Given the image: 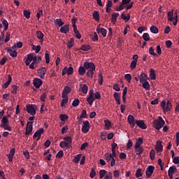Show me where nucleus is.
<instances>
[{"label": "nucleus", "mask_w": 179, "mask_h": 179, "mask_svg": "<svg viewBox=\"0 0 179 179\" xmlns=\"http://www.w3.org/2000/svg\"><path fill=\"white\" fill-rule=\"evenodd\" d=\"M156 152L155 151V150H152L150 152V157L151 159V160H155V155Z\"/></svg>", "instance_id": "obj_60"}, {"label": "nucleus", "mask_w": 179, "mask_h": 179, "mask_svg": "<svg viewBox=\"0 0 179 179\" xmlns=\"http://www.w3.org/2000/svg\"><path fill=\"white\" fill-rule=\"evenodd\" d=\"M174 164H179V157H175L173 159Z\"/></svg>", "instance_id": "obj_64"}, {"label": "nucleus", "mask_w": 179, "mask_h": 179, "mask_svg": "<svg viewBox=\"0 0 179 179\" xmlns=\"http://www.w3.org/2000/svg\"><path fill=\"white\" fill-rule=\"evenodd\" d=\"M59 146H60V148H69V147L68 146V144H67L66 142H65V141H62V142H60Z\"/></svg>", "instance_id": "obj_62"}, {"label": "nucleus", "mask_w": 179, "mask_h": 179, "mask_svg": "<svg viewBox=\"0 0 179 179\" xmlns=\"http://www.w3.org/2000/svg\"><path fill=\"white\" fill-rule=\"evenodd\" d=\"M105 179H113V173L108 172V174L105 176Z\"/></svg>", "instance_id": "obj_63"}, {"label": "nucleus", "mask_w": 179, "mask_h": 179, "mask_svg": "<svg viewBox=\"0 0 179 179\" xmlns=\"http://www.w3.org/2000/svg\"><path fill=\"white\" fill-rule=\"evenodd\" d=\"M83 124L81 129L82 133L87 134L89 131H90V123L89 122V121L85 120V122H83Z\"/></svg>", "instance_id": "obj_6"}, {"label": "nucleus", "mask_w": 179, "mask_h": 179, "mask_svg": "<svg viewBox=\"0 0 179 179\" xmlns=\"http://www.w3.org/2000/svg\"><path fill=\"white\" fill-rule=\"evenodd\" d=\"M31 132H33V122H28L27 124L25 135H30Z\"/></svg>", "instance_id": "obj_10"}, {"label": "nucleus", "mask_w": 179, "mask_h": 179, "mask_svg": "<svg viewBox=\"0 0 179 179\" xmlns=\"http://www.w3.org/2000/svg\"><path fill=\"white\" fill-rule=\"evenodd\" d=\"M33 85L36 87V89H40V86L43 85V80L40 78H34Z\"/></svg>", "instance_id": "obj_12"}, {"label": "nucleus", "mask_w": 179, "mask_h": 179, "mask_svg": "<svg viewBox=\"0 0 179 179\" xmlns=\"http://www.w3.org/2000/svg\"><path fill=\"white\" fill-rule=\"evenodd\" d=\"M154 171H155V167L152 165L148 166L145 171L146 178H150Z\"/></svg>", "instance_id": "obj_8"}, {"label": "nucleus", "mask_w": 179, "mask_h": 179, "mask_svg": "<svg viewBox=\"0 0 179 179\" xmlns=\"http://www.w3.org/2000/svg\"><path fill=\"white\" fill-rule=\"evenodd\" d=\"M90 48H92V47H90V45H83L81 46V50L83 51H89V50H90Z\"/></svg>", "instance_id": "obj_48"}, {"label": "nucleus", "mask_w": 179, "mask_h": 179, "mask_svg": "<svg viewBox=\"0 0 179 179\" xmlns=\"http://www.w3.org/2000/svg\"><path fill=\"white\" fill-rule=\"evenodd\" d=\"M104 157L108 163H110L111 162V159L113 157H111V153L106 152L104 155Z\"/></svg>", "instance_id": "obj_30"}, {"label": "nucleus", "mask_w": 179, "mask_h": 179, "mask_svg": "<svg viewBox=\"0 0 179 179\" xmlns=\"http://www.w3.org/2000/svg\"><path fill=\"white\" fill-rule=\"evenodd\" d=\"M83 65L85 71H87V76H88V78H93L94 71H96V66L94 65V63L86 61L84 62Z\"/></svg>", "instance_id": "obj_2"}, {"label": "nucleus", "mask_w": 179, "mask_h": 179, "mask_svg": "<svg viewBox=\"0 0 179 179\" xmlns=\"http://www.w3.org/2000/svg\"><path fill=\"white\" fill-rule=\"evenodd\" d=\"M150 77L152 80H156V71L153 69L150 70Z\"/></svg>", "instance_id": "obj_19"}, {"label": "nucleus", "mask_w": 179, "mask_h": 179, "mask_svg": "<svg viewBox=\"0 0 179 179\" xmlns=\"http://www.w3.org/2000/svg\"><path fill=\"white\" fill-rule=\"evenodd\" d=\"M99 78H98V82L99 85H103V73L99 72L98 74Z\"/></svg>", "instance_id": "obj_36"}, {"label": "nucleus", "mask_w": 179, "mask_h": 179, "mask_svg": "<svg viewBox=\"0 0 179 179\" xmlns=\"http://www.w3.org/2000/svg\"><path fill=\"white\" fill-rule=\"evenodd\" d=\"M23 13H24V16L26 17V19H30V15H31L30 11L24 10Z\"/></svg>", "instance_id": "obj_54"}, {"label": "nucleus", "mask_w": 179, "mask_h": 179, "mask_svg": "<svg viewBox=\"0 0 179 179\" xmlns=\"http://www.w3.org/2000/svg\"><path fill=\"white\" fill-rule=\"evenodd\" d=\"M11 82H12V76H10V74H8L7 81L2 85L3 89H8V86L10 85Z\"/></svg>", "instance_id": "obj_16"}, {"label": "nucleus", "mask_w": 179, "mask_h": 179, "mask_svg": "<svg viewBox=\"0 0 179 179\" xmlns=\"http://www.w3.org/2000/svg\"><path fill=\"white\" fill-rule=\"evenodd\" d=\"M64 141H66V143L67 144L69 148V146H71V145H72V138H71V136L64 137Z\"/></svg>", "instance_id": "obj_23"}, {"label": "nucleus", "mask_w": 179, "mask_h": 179, "mask_svg": "<svg viewBox=\"0 0 179 179\" xmlns=\"http://www.w3.org/2000/svg\"><path fill=\"white\" fill-rule=\"evenodd\" d=\"M71 92H72V89L69 86L64 87L62 93V99H66V97H68V94H69Z\"/></svg>", "instance_id": "obj_9"}, {"label": "nucleus", "mask_w": 179, "mask_h": 179, "mask_svg": "<svg viewBox=\"0 0 179 179\" xmlns=\"http://www.w3.org/2000/svg\"><path fill=\"white\" fill-rule=\"evenodd\" d=\"M143 87L145 90H150V85L149 84V81H144L143 83Z\"/></svg>", "instance_id": "obj_31"}, {"label": "nucleus", "mask_w": 179, "mask_h": 179, "mask_svg": "<svg viewBox=\"0 0 179 179\" xmlns=\"http://www.w3.org/2000/svg\"><path fill=\"white\" fill-rule=\"evenodd\" d=\"M149 54L150 55H153V57H157V54H156V52H155V49H153V48H150L149 49Z\"/></svg>", "instance_id": "obj_56"}, {"label": "nucleus", "mask_w": 179, "mask_h": 179, "mask_svg": "<svg viewBox=\"0 0 179 179\" xmlns=\"http://www.w3.org/2000/svg\"><path fill=\"white\" fill-rule=\"evenodd\" d=\"M124 78L129 83H131V80L132 79V76H131V74L129 73L125 74Z\"/></svg>", "instance_id": "obj_57"}, {"label": "nucleus", "mask_w": 179, "mask_h": 179, "mask_svg": "<svg viewBox=\"0 0 179 179\" xmlns=\"http://www.w3.org/2000/svg\"><path fill=\"white\" fill-rule=\"evenodd\" d=\"M136 120H135V117H134V115H129L128 117H127V122H129V124H131L132 122H135Z\"/></svg>", "instance_id": "obj_38"}, {"label": "nucleus", "mask_w": 179, "mask_h": 179, "mask_svg": "<svg viewBox=\"0 0 179 179\" xmlns=\"http://www.w3.org/2000/svg\"><path fill=\"white\" fill-rule=\"evenodd\" d=\"M2 24L4 26L3 31H6V30H8V27H9V23L8 22V20H3Z\"/></svg>", "instance_id": "obj_42"}, {"label": "nucleus", "mask_w": 179, "mask_h": 179, "mask_svg": "<svg viewBox=\"0 0 179 179\" xmlns=\"http://www.w3.org/2000/svg\"><path fill=\"white\" fill-rule=\"evenodd\" d=\"M150 30L151 33H153L154 34H157V33H159V29L156 26H152L150 28Z\"/></svg>", "instance_id": "obj_37"}, {"label": "nucleus", "mask_w": 179, "mask_h": 179, "mask_svg": "<svg viewBox=\"0 0 179 179\" xmlns=\"http://www.w3.org/2000/svg\"><path fill=\"white\" fill-rule=\"evenodd\" d=\"M99 33H101L103 37L107 36V29H106L105 28H101Z\"/></svg>", "instance_id": "obj_44"}, {"label": "nucleus", "mask_w": 179, "mask_h": 179, "mask_svg": "<svg viewBox=\"0 0 179 179\" xmlns=\"http://www.w3.org/2000/svg\"><path fill=\"white\" fill-rule=\"evenodd\" d=\"M107 132L103 131L100 134V138L102 141H106L107 139Z\"/></svg>", "instance_id": "obj_49"}, {"label": "nucleus", "mask_w": 179, "mask_h": 179, "mask_svg": "<svg viewBox=\"0 0 179 179\" xmlns=\"http://www.w3.org/2000/svg\"><path fill=\"white\" fill-rule=\"evenodd\" d=\"M155 150L158 153H161V152H163V145H162V141H157L155 145Z\"/></svg>", "instance_id": "obj_15"}, {"label": "nucleus", "mask_w": 179, "mask_h": 179, "mask_svg": "<svg viewBox=\"0 0 179 179\" xmlns=\"http://www.w3.org/2000/svg\"><path fill=\"white\" fill-rule=\"evenodd\" d=\"M120 94L118 93V92H115V93L113 94V97H114L115 101H117L121 99V96H120Z\"/></svg>", "instance_id": "obj_58"}, {"label": "nucleus", "mask_w": 179, "mask_h": 179, "mask_svg": "<svg viewBox=\"0 0 179 179\" xmlns=\"http://www.w3.org/2000/svg\"><path fill=\"white\" fill-rule=\"evenodd\" d=\"M55 23L56 26H59V27L64 26V22H62V20L61 18L56 19Z\"/></svg>", "instance_id": "obj_34"}, {"label": "nucleus", "mask_w": 179, "mask_h": 179, "mask_svg": "<svg viewBox=\"0 0 179 179\" xmlns=\"http://www.w3.org/2000/svg\"><path fill=\"white\" fill-rule=\"evenodd\" d=\"M142 143H143V138H138L137 141L136 142V144H135V149H138V148H141V145H142Z\"/></svg>", "instance_id": "obj_21"}, {"label": "nucleus", "mask_w": 179, "mask_h": 179, "mask_svg": "<svg viewBox=\"0 0 179 179\" xmlns=\"http://www.w3.org/2000/svg\"><path fill=\"white\" fill-rule=\"evenodd\" d=\"M171 108H173V106L171 105V102H170V101H167L166 107L165 108L166 112L169 113V111H170L171 110Z\"/></svg>", "instance_id": "obj_35"}, {"label": "nucleus", "mask_w": 179, "mask_h": 179, "mask_svg": "<svg viewBox=\"0 0 179 179\" xmlns=\"http://www.w3.org/2000/svg\"><path fill=\"white\" fill-rule=\"evenodd\" d=\"M99 99H101V95L100 94V92H96V93H94V90L91 89L89 91L88 96H87V101L88 104H90V106H93V103H94V101Z\"/></svg>", "instance_id": "obj_1"}, {"label": "nucleus", "mask_w": 179, "mask_h": 179, "mask_svg": "<svg viewBox=\"0 0 179 179\" xmlns=\"http://www.w3.org/2000/svg\"><path fill=\"white\" fill-rule=\"evenodd\" d=\"M176 171H177V166H171L168 171V174H174Z\"/></svg>", "instance_id": "obj_29"}, {"label": "nucleus", "mask_w": 179, "mask_h": 179, "mask_svg": "<svg viewBox=\"0 0 179 179\" xmlns=\"http://www.w3.org/2000/svg\"><path fill=\"white\" fill-rule=\"evenodd\" d=\"M32 61L33 62H31V64H29L30 69H34V64H36V65L38 64H37V56H34V58Z\"/></svg>", "instance_id": "obj_32"}, {"label": "nucleus", "mask_w": 179, "mask_h": 179, "mask_svg": "<svg viewBox=\"0 0 179 179\" xmlns=\"http://www.w3.org/2000/svg\"><path fill=\"white\" fill-rule=\"evenodd\" d=\"M142 176H143V174L142 173V169H138L136 171V178H139L140 177H142Z\"/></svg>", "instance_id": "obj_41"}, {"label": "nucleus", "mask_w": 179, "mask_h": 179, "mask_svg": "<svg viewBox=\"0 0 179 179\" xmlns=\"http://www.w3.org/2000/svg\"><path fill=\"white\" fill-rule=\"evenodd\" d=\"M136 124L141 129H146V128H148L143 120H136Z\"/></svg>", "instance_id": "obj_13"}, {"label": "nucleus", "mask_w": 179, "mask_h": 179, "mask_svg": "<svg viewBox=\"0 0 179 179\" xmlns=\"http://www.w3.org/2000/svg\"><path fill=\"white\" fill-rule=\"evenodd\" d=\"M153 127L157 129V131H159L164 127V124L166 122H164V120H163V117H158V119L156 120H154L153 122Z\"/></svg>", "instance_id": "obj_3"}, {"label": "nucleus", "mask_w": 179, "mask_h": 179, "mask_svg": "<svg viewBox=\"0 0 179 179\" xmlns=\"http://www.w3.org/2000/svg\"><path fill=\"white\" fill-rule=\"evenodd\" d=\"M37 37L38 40H43L44 38V34L41 31H36Z\"/></svg>", "instance_id": "obj_40"}, {"label": "nucleus", "mask_w": 179, "mask_h": 179, "mask_svg": "<svg viewBox=\"0 0 179 179\" xmlns=\"http://www.w3.org/2000/svg\"><path fill=\"white\" fill-rule=\"evenodd\" d=\"M79 104H80V101H79L78 99H74L72 103L73 107H78V106H79Z\"/></svg>", "instance_id": "obj_50"}, {"label": "nucleus", "mask_w": 179, "mask_h": 179, "mask_svg": "<svg viewBox=\"0 0 179 179\" xmlns=\"http://www.w3.org/2000/svg\"><path fill=\"white\" fill-rule=\"evenodd\" d=\"M93 19L99 22L100 20V14H99V11H94L92 13Z\"/></svg>", "instance_id": "obj_25"}, {"label": "nucleus", "mask_w": 179, "mask_h": 179, "mask_svg": "<svg viewBox=\"0 0 179 179\" xmlns=\"http://www.w3.org/2000/svg\"><path fill=\"white\" fill-rule=\"evenodd\" d=\"M43 134H44V129L41 128L39 129L38 131H36L34 136H33V139H36V138H37L36 139V142H38V141H40L41 138V135H43Z\"/></svg>", "instance_id": "obj_7"}, {"label": "nucleus", "mask_w": 179, "mask_h": 179, "mask_svg": "<svg viewBox=\"0 0 179 179\" xmlns=\"http://www.w3.org/2000/svg\"><path fill=\"white\" fill-rule=\"evenodd\" d=\"M59 119L61 121H66V120H68V116L65 114H62L59 115Z\"/></svg>", "instance_id": "obj_61"}, {"label": "nucleus", "mask_w": 179, "mask_h": 179, "mask_svg": "<svg viewBox=\"0 0 179 179\" xmlns=\"http://www.w3.org/2000/svg\"><path fill=\"white\" fill-rule=\"evenodd\" d=\"M27 111L30 115H35L36 110H37V106L34 104H28L26 106Z\"/></svg>", "instance_id": "obj_5"}, {"label": "nucleus", "mask_w": 179, "mask_h": 179, "mask_svg": "<svg viewBox=\"0 0 179 179\" xmlns=\"http://www.w3.org/2000/svg\"><path fill=\"white\" fill-rule=\"evenodd\" d=\"M80 157H82V155L78 154V155L74 157V159H73V162L74 163H79V161L80 160Z\"/></svg>", "instance_id": "obj_43"}, {"label": "nucleus", "mask_w": 179, "mask_h": 179, "mask_svg": "<svg viewBox=\"0 0 179 179\" xmlns=\"http://www.w3.org/2000/svg\"><path fill=\"white\" fill-rule=\"evenodd\" d=\"M120 16V13H115L112 14V18H111V22L113 24H115L117 23V17Z\"/></svg>", "instance_id": "obj_20"}, {"label": "nucleus", "mask_w": 179, "mask_h": 179, "mask_svg": "<svg viewBox=\"0 0 179 179\" xmlns=\"http://www.w3.org/2000/svg\"><path fill=\"white\" fill-rule=\"evenodd\" d=\"M143 38L144 41H149L150 40V36L148 33H144L143 34Z\"/></svg>", "instance_id": "obj_45"}, {"label": "nucleus", "mask_w": 179, "mask_h": 179, "mask_svg": "<svg viewBox=\"0 0 179 179\" xmlns=\"http://www.w3.org/2000/svg\"><path fill=\"white\" fill-rule=\"evenodd\" d=\"M121 19H122L123 20H126V22H128V20L131 19V15L127 14V15H126L125 13H122L121 14Z\"/></svg>", "instance_id": "obj_27"}, {"label": "nucleus", "mask_w": 179, "mask_h": 179, "mask_svg": "<svg viewBox=\"0 0 179 179\" xmlns=\"http://www.w3.org/2000/svg\"><path fill=\"white\" fill-rule=\"evenodd\" d=\"M34 59V53L27 55V57L25 61V64L27 65V66H29V65H30V64L31 63V61H33Z\"/></svg>", "instance_id": "obj_14"}, {"label": "nucleus", "mask_w": 179, "mask_h": 179, "mask_svg": "<svg viewBox=\"0 0 179 179\" xmlns=\"http://www.w3.org/2000/svg\"><path fill=\"white\" fill-rule=\"evenodd\" d=\"M136 149V155H142L143 153V148L142 147H139Z\"/></svg>", "instance_id": "obj_55"}, {"label": "nucleus", "mask_w": 179, "mask_h": 179, "mask_svg": "<svg viewBox=\"0 0 179 179\" xmlns=\"http://www.w3.org/2000/svg\"><path fill=\"white\" fill-rule=\"evenodd\" d=\"M73 32L76 34V38H78V40L82 38V35L80 34V32H79V30H78V27L73 28Z\"/></svg>", "instance_id": "obj_26"}, {"label": "nucleus", "mask_w": 179, "mask_h": 179, "mask_svg": "<svg viewBox=\"0 0 179 179\" xmlns=\"http://www.w3.org/2000/svg\"><path fill=\"white\" fill-rule=\"evenodd\" d=\"M80 118H87V113L86 112V110H83L82 114L80 116Z\"/></svg>", "instance_id": "obj_59"}, {"label": "nucleus", "mask_w": 179, "mask_h": 179, "mask_svg": "<svg viewBox=\"0 0 179 179\" xmlns=\"http://www.w3.org/2000/svg\"><path fill=\"white\" fill-rule=\"evenodd\" d=\"M8 52L10 53V56L13 58H16L17 57V52L16 50H12V49H8Z\"/></svg>", "instance_id": "obj_24"}, {"label": "nucleus", "mask_w": 179, "mask_h": 179, "mask_svg": "<svg viewBox=\"0 0 179 179\" xmlns=\"http://www.w3.org/2000/svg\"><path fill=\"white\" fill-rule=\"evenodd\" d=\"M106 174H107V171L101 169V171H99V178H103L106 176Z\"/></svg>", "instance_id": "obj_46"}, {"label": "nucleus", "mask_w": 179, "mask_h": 179, "mask_svg": "<svg viewBox=\"0 0 179 179\" xmlns=\"http://www.w3.org/2000/svg\"><path fill=\"white\" fill-rule=\"evenodd\" d=\"M73 44H75V40L71 38V40L67 43L68 48H72V47H73Z\"/></svg>", "instance_id": "obj_39"}, {"label": "nucleus", "mask_w": 179, "mask_h": 179, "mask_svg": "<svg viewBox=\"0 0 179 179\" xmlns=\"http://www.w3.org/2000/svg\"><path fill=\"white\" fill-rule=\"evenodd\" d=\"M167 16H168V20L169 22H173V20H174V17H173L174 16V13L173 11L168 12Z\"/></svg>", "instance_id": "obj_28"}, {"label": "nucleus", "mask_w": 179, "mask_h": 179, "mask_svg": "<svg viewBox=\"0 0 179 179\" xmlns=\"http://www.w3.org/2000/svg\"><path fill=\"white\" fill-rule=\"evenodd\" d=\"M78 73L79 75H85L86 73V69L84 66H80L78 69Z\"/></svg>", "instance_id": "obj_33"}, {"label": "nucleus", "mask_w": 179, "mask_h": 179, "mask_svg": "<svg viewBox=\"0 0 179 179\" xmlns=\"http://www.w3.org/2000/svg\"><path fill=\"white\" fill-rule=\"evenodd\" d=\"M8 116H3L1 119V123L0 124L1 128H3L6 131H12V127L9 126V120H8Z\"/></svg>", "instance_id": "obj_4"}, {"label": "nucleus", "mask_w": 179, "mask_h": 179, "mask_svg": "<svg viewBox=\"0 0 179 179\" xmlns=\"http://www.w3.org/2000/svg\"><path fill=\"white\" fill-rule=\"evenodd\" d=\"M69 31V25L65 24L64 26H62L60 28V33H63L64 34H66Z\"/></svg>", "instance_id": "obj_17"}, {"label": "nucleus", "mask_w": 179, "mask_h": 179, "mask_svg": "<svg viewBox=\"0 0 179 179\" xmlns=\"http://www.w3.org/2000/svg\"><path fill=\"white\" fill-rule=\"evenodd\" d=\"M158 164L161 167L162 171H163L164 169V163H163V161L160 158L158 159Z\"/></svg>", "instance_id": "obj_53"}, {"label": "nucleus", "mask_w": 179, "mask_h": 179, "mask_svg": "<svg viewBox=\"0 0 179 179\" xmlns=\"http://www.w3.org/2000/svg\"><path fill=\"white\" fill-rule=\"evenodd\" d=\"M76 22H78V18L73 17V18L71 19V23H72V26H73V29L78 27L76 26Z\"/></svg>", "instance_id": "obj_52"}, {"label": "nucleus", "mask_w": 179, "mask_h": 179, "mask_svg": "<svg viewBox=\"0 0 179 179\" xmlns=\"http://www.w3.org/2000/svg\"><path fill=\"white\" fill-rule=\"evenodd\" d=\"M19 89V87H17V85H13L12 86V90H11V93H13V94H16L17 93V90Z\"/></svg>", "instance_id": "obj_47"}, {"label": "nucleus", "mask_w": 179, "mask_h": 179, "mask_svg": "<svg viewBox=\"0 0 179 179\" xmlns=\"http://www.w3.org/2000/svg\"><path fill=\"white\" fill-rule=\"evenodd\" d=\"M38 73L41 79H44L45 78V73H47V69L45 67H41L38 70Z\"/></svg>", "instance_id": "obj_11"}, {"label": "nucleus", "mask_w": 179, "mask_h": 179, "mask_svg": "<svg viewBox=\"0 0 179 179\" xmlns=\"http://www.w3.org/2000/svg\"><path fill=\"white\" fill-rule=\"evenodd\" d=\"M139 79H140L141 83L147 81L148 79V74L144 73H141L139 76Z\"/></svg>", "instance_id": "obj_18"}, {"label": "nucleus", "mask_w": 179, "mask_h": 179, "mask_svg": "<svg viewBox=\"0 0 179 179\" xmlns=\"http://www.w3.org/2000/svg\"><path fill=\"white\" fill-rule=\"evenodd\" d=\"M80 89L83 92V93H84V94H87V90H88V87H87V85L86 84H80Z\"/></svg>", "instance_id": "obj_22"}, {"label": "nucleus", "mask_w": 179, "mask_h": 179, "mask_svg": "<svg viewBox=\"0 0 179 179\" xmlns=\"http://www.w3.org/2000/svg\"><path fill=\"white\" fill-rule=\"evenodd\" d=\"M90 177L91 178H94V177H96V169L92 168V169H91V172H90Z\"/></svg>", "instance_id": "obj_51"}]
</instances>
